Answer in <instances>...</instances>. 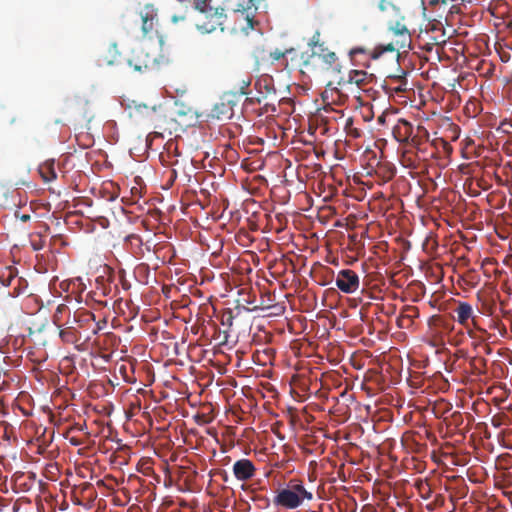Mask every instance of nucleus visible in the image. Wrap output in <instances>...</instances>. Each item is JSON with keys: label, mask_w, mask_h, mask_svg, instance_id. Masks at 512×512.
I'll return each instance as SVG.
<instances>
[{"label": "nucleus", "mask_w": 512, "mask_h": 512, "mask_svg": "<svg viewBox=\"0 0 512 512\" xmlns=\"http://www.w3.org/2000/svg\"><path fill=\"white\" fill-rule=\"evenodd\" d=\"M225 19L226 14L224 13L223 8H209L207 13L204 14V20L197 24V28L202 33H211L217 28H220L221 31H223Z\"/></svg>", "instance_id": "nucleus-4"}, {"label": "nucleus", "mask_w": 512, "mask_h": 512, "mask_svg": "<svg viewBox=\"0 0 512 512\" xmlns=\"http://www.w3.org/2000/svg\"><path fill=\"white\" fill-rule=\"evenodd\" d=\"M141 21H142V32L144 35H147L149 32L153 31L155 27V23L157 21V10L153 5H146L139 13Z\"/></svg>", "instance_id": "nucleus-13"}, {"label": "nucleus", "mask_w": 512, "mask_h": 512, "mask_svg": "<svg viewBox=\"0 0 512 512\" xmlns=\"http://www.w3.org/2000/svg\"><path fill=\"white\" fill-rule=\"evenodd\" d=\"M486 363L487 361L483 357L476 356L471 358L469 364L472 369V373L474 375H482L485 371Z\"/></svg>", "instance_id": "nucleus-22"}, {"label": "nucleus", "mask_w": 512, "mask_h": 512, "mask_svg": "<svg viewBox=\"0 0 512 512\" xmlns=\"http://www.w3.org/2000/svg\"><path fill=\"white\" fill-rule=\"evenodd\" d=\"M261 101H262L261 97H258V98L255 99V102H257V103H261Z\"/></svg>", "instance_id": "nucleus-48"}, {"label": "nucleus", "mask_w": 512, "mask_h": 512, "mask_svg": "<svg viewBox=\"0 0 512 512\" xmlns=\"http://www.w3.org/2000/svg\"><path fill=\"white\" fill-rule=\"evenodd\" d=\"M454 312L456 314L455 319L458 321V323L468 328V335L470 337H476V333L470 328V322L476 330L484 332V330L478 327L479 317L473 314L472 306L469 303L459 302L458 306L454 309Z\"/></svg>", "instance_id": "nucleus-5"}, {"label": "nucleus", "mask_w": 512, "mask_h": 512, "mask_svg": "<svg viewBox=\"0 0 512 512\" xmlns=\"http://www.w3.org/2000/svg\"><path fill=\"white\" fill-rule=\"evenodd\" d=\"M324 43L320 42V32L316 31L308 42V46L311 50H315L319 47H323Z\"/></svg>", "instance_id": "nucleus-26"}, {"label": "nucleus", "mask_w": 512, "mask_h": 512, "mask_svg": "<svg viewBox=\"0 0 512 512\" xmlns=\"http://www.w3.org/2000/svg\"><path fill=\"white\" fill-rule=\"evenodd\" d=\"M325 259H326V262L329 264L338 265V258H336V257L325 258Z\"/></svg>", "instance_id": "nucleus-37"}, {"label": "nucleus", "mask_w": 512, "mask_h": 512, "mask_svg": "<svg viewBox=\"0 0 512 512\" xmlns=\"http://www.w3.org/2000/svg\"><path fill=\"white\" fill-rule=\"evenodd\" d=\"M336 286L342 292L352 294L359 288V277L355 271L343 269L337 275Z\"/></svg>", "instance_id": "nucleus-7"}, {"label": "nucleus", "mask_w": 512, "mask_h": 512, "mask_svg": "<svg viewBox=\"0 0 512 512\" xmlns=\"http://www.w3.org/2000/svg\"><path fill=\"white\" fill-rule=\"evenodd\" d=\"M416 486L419 489V491L421 492L423 498L427 499L430 497L431 488L426 481H419L416 484Z\"/></svg>", "instance_id": "nucleus-27"}, {"label": "nucleus", "mask_w": 512, "mask_h": 512, "mask_svg": "<svg viewBox=\"0 0 512 512\" xmlns=\"http://www.w3.org/2000/svg\"><path fill=\"white\" fill-rule=\"evenodd\" d=\"M366 50L362 47H355L353 49L350 50V56L351 57H354L356 54H361V53H365Z\"/></svg>", "instance_id": "nucleus-34"}, {"label": "nucleus", "mask_w": 512, "mask_h": 512, "mask_svg": "<svg viewBox=\"0 0 512 512\" xmlns=\"http://www.w3.org/2000/svg\"><path fill=\"white\" fill-rule=\"evenodd\" d=\"M14 217L22 222H28L31 220L30 212H22L20 209L15 210Z\"/></svg>", "instance_id": "nucleus-30"}, {"label": "nucleus", "mask_w": 512, "mask_h": 512, "mask_svg": "<svg viewBox=\"0 0 512 512\" xmlns=\"http://www.w3.org/2000/svg\"><path fill=\"white\" fill-rule=\"evenodd\" d=\"M58 243H59V244H61V245H66V244L64 243V241H63L61 238H57V239H54V241H53V247L55 248V246H56Z\"/></svg>", "instance_id": "nucleus-40"}, {"label": "nucleus", "mask_w": 512, "mask_h": 512, "mask_svg": "<svg viewBox=\"0 0 512 512\" xmlns=\"http://www.w3.org/2000/svg\"><path fill=\"white\" fill-rule=\"evenodd\" d=\"M38 172L44 182H51L57 178L54 159L44 161L39 165Z\"/></svg>", "instance_id": "nucleus-18"}, {"label": "nucleus", "mask_w": 512, "mask_h": 512, "mask_svg": "<svg viewBox=\"0 0 512 512\" xmlns=\"http://www.w3.org/2000/svg\"><path fill=\"white\" fill-rule=\"evenodd\" d=\"M378 7L381 11H387L390 8H395L394 4L387 0H380Z\"/></svg>", "instance_id": "nucleus-32"}, {"label": "nucleus", "mask_w": 512, "mask_h": 512, "mask_svg": "<svg viewBox=\"0 0 512 512\" xmlns=\"http://www.w3.org/2000/svg\"><path fill=\"white\" fill-rule=\"evenodd\" d=\"M6 269L8 271V276H7L8 280L11 281L12 279H14L17 276V269L16 268H14L12 266H8Z\"/></svg>", "instance_id": "nucleus-33"}, {"label": "nucleus", "mask_w": 512, "mask_h": 512, "mask_svg": "<svg viewBox=\"0 0 512 512\" xmlns=\"http://www.w3.org/2000/svg\"><path fill=\"white\" fill-rule=\"evenodd\" d=\"M235 94H225L212 109V116L217 119H230L234 113V106L236 105Z\"/></svg>", "instance_id": "nucleus-9"}, {"label": "nucleus", "mask_w": 512, "mask_h": 512, "mask_svg": "<svg viewBox=\"0 0 512 512\" xmlns=\"http://www.w3.org/2000/svg\"><path fill=\"white\" fill-rule=\"evenodd\" d=\"M65 314H70V309L65 304H60L57 306L54 315H53V322L58 326L61 327L64 325L63 323V316Z\"/></svg>", "instance_id": "nucleus-23"}, {"label": "nucleus", "mask_w": 512, "mask_h": 512, "mask_svg": "<svg viewBox=\"0 0 512 512\" xmlns=\"http://www.w3.org/2000/svg\"><path fill=\"white\" fill-rule=\"evenodd\" d=\"M378 122L379 123H384L385 122V116L384 115H381L378 117Z\"/></svg>", "instance_id": "nucleus-43"}, {"label": "nucleus", "mask_w": 512, "mask_h": 512, "mask_svg": "<svg viewBox=\"0 0 512 512\" xmlns=\"http://www.w3.org/2000/svg\"><path fill=\"white\" fill-rule=\"evenodd\" d=\"M375 259L376 258L369 257L367 261L362 263L361 266H362L363 270L368 275L376 274V275L382 276L383 274H388L387 268H385L384 266H379L378 264L374 263Z\"/></svg>", "instance_id": "nucleus-20"}, {"label": "nucleus", "mask_w": 512, "mask_h": 512, "mask_svg": "<svg viewBox=\"0 0 512 512\" xmlns=\"http://www.w3.org/2000/svg\"><path fill=\"white\" fill-rule=\"evenodd\" d=\"M337 60L336 54L323 45V47L313 50L312 53L303 60V66L308 68L314 66L316 61H321L324 65V69L329 70Z\"/></svg>", "instance_id": "nucleus-6"}, {"label": "nucleus", "mask_w": 512, "mask_h": 512, "mask_svg": "<svg viewBox=\"0 0 512 512\" xmlns=\"http://www.w3.org/2000/svg\"><path fill=\"white\" fill-rule=\"evenodd\" d=\"M103 270H104V273L111 274L113 269L109 265L105 264L103 267Z\"/></svg>", "instance_id": "nucleus-41"}, {"label": "nucleus", "mask_w": 512, "mask_h": 512, "mask_svg": "<svg viewBox=\"0 0 512 512\" xmlns=\"http://www.w3.org/2000/svg\"><path fill=\"white\" fill-rule=\"evenodd\" d=\"M180 152L174 141H168L165 145V152L160 154V160L164 165L175 166L178 164Z\"/></svg>", "instance_id": "nucleus-15"}, {"label": "nucleus", "mask_w": 512, "mask_h": 512, "mask_svg": "<svg viewBox=\"0 0 512 512\" xmlns=\"http://www.w3.org/2000/svg\"><path fill=\"white\" fill-rule=\"evenodd\" d=\"M481 269L487 277H491L492 274H501L503 272V268H499L496 258H484L481 262Z\"/></svg>", "instance_id": "nucleus-19"}, {"label": "nucleus", "mask_w": 512, "mask_h": 512, "mask_svg": "<svg viewBox=\"0 0 512 512\" xmlns=\"http://www.w3.org/2000/svg\"><path fill=\"white\" fill-rule=\"evenodd\" d=\"M131 192L134 195L135 193H138V189L136 187H134V188H132Z\"/></svg>", "instance_id": "nucleus-46"}, {"label": "nucleus", "mask_w": 512, "mask_h": 512, "mask_svg": "<svg viewBox=\"0 0 512 512\" xmlns=\"http://www.w3.org/2000/svg\"><path fill=\"white\" fill-rule=\"evenodd\" d=\"M293 49H287L285 51H281L279 49H276L274 51H272L270 53V57L274 60V61H278L280 59H282L287 53H290L292 52Z\"/></svg>", "instance_id": "nucleus-29"}, {"label": "nucleus", "mask_w": 512, "mask_h": 512, "mask_svg": "<svg viewBox=\"0 0 512 512\" xmlns=\"http://www.w3.org/2000/svg\"><path fill=\"white\" fill-rule=\"evenodd\" d=\"M211 0H194L195 9L199 10L201 13L206 14L210 6Z\"/></svg>", "instance_id": "nucleus-25"}, {"label": "nucleus", "mask_w": 512, "mask_h": 512, "mask_svg": "<svg viewBox=\"0 0 512 512\" xmlns=\"http://www.w3.org/2000/svg\"><path fill=\"white\" fill-rule=\"evenodd\" d=\"M401 49L396 44V41L390 42L386 45H379L377 46L372 52H371V58L372 59H378L383 53L385 52H395Z\"/></svg>", "instance_id": "nucleus-21"}, {"label": "nucleus", "mask_w": 512, "mask_h": 512, "mask_svg": "<svg viewBox=\"0 0 512 512\" xmlns=\"http://www.w3.org/2000/svg\"><path fill=\"white\" fill-rule=\"evenodd\" d=\"M430 6H437L439 4L446 5L448 0H427Z\"/></svg>", "instance_id": "nucleus-35"}, {"label": "nucleus", "mask_w": 512, "mask_h": 512, "mask_svg": "<svg viewBox=\"0 0 512 512\" xmlns=\"http://www.w3.org/2000/svg\"><path fill=\"white\" fill-rule=\"evenodd\" d=\"M312 492L308 491L299 479H291L285 488L278 490L273 498V504L284 509H296L304 500L311 501Z\"/></svg>", "instance_id": "nucleus-1"}, {"label": "nucleus", "mask_w": 512, "mask_h": 512, "mask_svg": "<svg viewBox=\"0 0 512 512\" xmlns=\"http://www.w3.org/2000/svg\"><path fill=\"white\" fill-rule=\"evenodd\" d=\"M402 123L408 127H410V124L406 120H402Z\"/></svg>", "instance_id": "nucleus-49"}, {"label": "nucleus", "mask_w": 512, "mask_h": 512, "mask_svg": "<svg viewBox=\"0 0 512 512\" xmlns=\"http://www.w3.org/2000/svg\"><path fill=\"white\" fill-rule=\"evenodd\" d=\"M481 348L484 349L486 353L490 352V348L487 345H483Z\"/></svg>", "instance_id": "nucleus-44"}, {"label": "nucleus", "mask_w": 512, "mask_h": 512, "mask_svg": "<svg viewBox=\"0 0 512 512\" xmlns=\"http://www.w3.org/2000/svg\"><path fill=\"white\" fill-rule=\"evenodd\" d=\"M395 80L399 82V86L395 88L396 92H403L406 90L407 80L405 76H397Z\"/></svg>", "instance_id": "nucleus-31"}, {"label": "nucleus", "mask_w": 512, "mask_h": 512, "mask_svg": "<svg viewBox=\"0 0 512 512\" xmlns=\"http://www.w3.org/2000/svg\"><path fill=\"white\" fill-rule=\"evenodd\" d=\"M331 83L327 85V88L322 93V99L324 102H327V105L337 104L343 105L348 97L344 93H342L338 88L330 87Z\"/></svg>", "instance_id": "nucleus-16"}, {"label": "nucleus", "mask_w": 512, "mask_h": 512, "mask_svg": "<svg viewBox=\"0 0 512 512\" xmlns=\"http://www.w3.org/2000/svg\"><path fill=\"white\" fill-rule=\"evenodd\" d=\"M268 295H270L272 297L271 293L267 292V293L261 295L259 301H267Z\"/></svg>", "instance_id": "nucleus-42"}, {"label": "nucleus", "mask_w": 512, "mask_h": 512, "mask_svg": "<svg viewBox=\"0 0 512 512\" xmlns=\"http://www.w3.org/2000/svg\"><path fill=\"white\" fill-rule=\"evenodd\" d=\"M32 246H33V250H35V251L40 249V246H36L35 244H32Z\"/></svg>", "instance_id": "nucleus-47"}, {"label": "nucleus", "mask_w": 512, "mask_h": 512, "mask_svg": "<svg viewBox=\"0 0 512 512\" xmlns=\"http://www.w3.org/2000/svg\"><path fill=\"white\" fill-rule=\"evenodd\" d=\"M419 317V309L413 305H406L397 318V324L400 328H409L412 326L414 319Z\"/></svg>", "instance_id": "nucleus-14"}, {"label": "nucleus", "mask_w": 512, "mask_h": 512, "mask_svg": "<svg viewBox=\"0 0 512 512\" xmlns=\"http://www.w3.org/2000/svg\"><path fill=\"white\" fill-rule=\"evenodd\" d=\"M183 20H185V16H177V15H174V16L172 17V21H173L174 23H177L178 21H183Z\"/></svg>", "instance_id": "nucleus-39"}, {"label": "nucleus", "mask_w": 512, "mask_h": 512, "mask_svg": "<svg viewBox=\"0 0 512 512\" xmlns=\"http://www.w3.org/2000/svg\"><path fill=\"white\" fill-rule=\"evenodd\" d=\"M247 100H248L249 102H251V103H253V102H254V98H247Z\"/></svg>", "instance_id": "nucleus-51"}, {"label": "nucleus", "mask_w": 512, "mask_h": 512, "mask_svg": "<svg viewBox=\"0 0 512 512\" xmlns=\"http://www.w3.org/2000/svg\"><path fill=\"white\" fill-rule=\"evenodd\" d=\"M227 265L233 275L237 277L233 280L235 282L239 281V285H244L246 280H250L249 275L252 273V267L245 258H228Z\"/></svg>", "instance_id": "nucleus-8"}, {"label": "nucleus", "mask_w": 512, "mask_h": 512, "mask_svg": "<svg viewBox=\"0 0 512 512\" xmlns=\"http://www.w3.org/2000/svg\"><path fill=\"white\" fill-rule=\"evenodd\" d=\"M264 81H265V89L267 90V92L271 93L272 91H274V89L271 87V85L267 83V81H271V79H264Z\"/></svg>", "instance_id": "nucleus-38"}, {"label": "nucleus", "mask_w": 512, "mask_h": 512, "mask_svg": "<svg viewBox=\"0 0 512 512\" xmlns=\"http://www.w3.org/2000/svg\"><path fill=\"white\" fill-rule=\"evenodd\" d=\"M157 62L156 54H151L144 46L133 49L131 58L128 59L129 66L135 71L142 72L154 67Z\"/></svg>", "instance_id": "nucleus-3"}, {"label": "nucleus", "mask_w": 512, "mask_h": 512, "mask_svg": "<svg viewBox=\"0 0 512 512\" xmlns=\"http://www.w3.org/2000/svg\"><path fill=\"white\" fill-rule=\"evenodd\" d=\"M66 334H67V332H66L65 330H61V332H60V336H61L62 338H64Z\"/></svg>", "instance_id": "nucleus-45"}, {"label": "nucleus", "mask_w": 512, "mask_h": 512, "mask_svg": "<svg viewBox=\"0 0 512 512\" xmlns=\"http://www.w3.org/2000/svg\"><path fill=\"white\" fill-rule=\"evenodd\" d=\"M304 266L305 264L298 268L297 263L293 258H273V260L268 264L269 270L273 276H281L288 271L295 274Z\"/></svg>", "instance_id": "nucleus-10"}, {"label": "nucleus", "mask_w": 512, "mask_h": 512, "mask_svg": "<svg viewBox=\"0 0 512 512\" xmlns=\"http://www.w3.org/2000/svg\"><path fill=\"white\" fill-rule=\"evenodd\" d=\"M502 263L504 266L512 268V258L504 257V258H502Z\"/></svg>", "instance_id": "nucleus-36"}, {"label": "nucleus", "mask_w": 512, "mask_h": 512, "mask_svg": "<svg viewBox=\"0 0 512 512\" xmlns=\"http://www.w3.org/2000/svg\"><path fill=\"white\" fill-rule=\"evenodd\" d=\"M135 276L139 278V281L142 283L148 282V276H149V266L146 264H139L136 266L134 270Z\"/></svg>", "instance_id": "nucleus-24"}, {"label": "nucleus", "mask_w": 512, "mask_h": 512, "mask_svg": "<svg viewBox=\"0 0 512 512\" xmlns=\"http://www.w3.org/2000/svg\"><path fill=\"white\" fill-rule=\"evenodd\" d=\"M238 290V298L236 300L238 306H243L248 311L258 309H269L273 306L274 298L268 295L267 301H258L256 298V290L248 286L246 282Z\"/></svg>", "instance_id": "nucleus-2"}, {"label": "nucleus", "mask_w": 512, "mask_h": 512, "mask_svg": "<svg viewBox=\"0 0 512 512\" xmlns=\"http://www.w3.org/2000/svg\"><path fill=\"white\" fill-rule=\"evenodd\" d=\"M166 248H168L169 251L171 250V246H167ZM169 251L165 252V254H167Z\"/></svg>", "instance_id": "nucleus-52"}, {"label": "nucleus", "mask_w": 512, "mask_h": 512, "mask_svg": "<svg viewBox=\"0 0 512 512\" xmlns=\"http://www.w3.org/2000/svg\"><path fill=\"white\" fill-rule=\"evenodd\" d=\"M251 85V78L248 77L246 79H242L239 83L238 92L240 95H247L248 94V87Z\"/></svg>", "instance_id": "nucleus-28"}, {"label": "nucleus", "mask_w": 512, "mask_h": 512, "mask_svg": "<svg viewBox=\"0 0 512 512\" xmlns=\"http://www.w3.org/2000/svg\"><path fill=\"white\" fill-rule=\"evenodd\" d=\"M260 85H261V81H260V80H258V81L255 83V86H256V87H258V86H260Z\"/></svg>", "instance_id": "nucleus-50"}, {"label": "nucleus", "mask_w": 512, "mask_h": 512, "mask_svg": "<svg viewBox=\"0 0 512 512\" xmlns=\"http://www.w3.org/2000/svg\"><path fill=\"white\" fill-rule=\"evenodd\" d=\"M232 471L238 481L246 482L255 476L256 467L251 460L242 458L233 464Z\"/></svg>", "instance_id": "nucleus-11"}, {"label": "nucleus", "mask_w": 512, "mask_h": 512, "mask_svg": "<svg viewBox=\"0 0 512 512\" xmlns=\"http://www.w3.org/2000/svg\"><path fill=\"white\" fill-rule=\"evenodd\" d=\"M375 76L365 70H351L348 73L347 84H355L359 89L367 90V86L372 84Z\"/></svg>", "instance_id": "nucleus-12"}, {"label": "nucleus", "mask_w": 512, "mask_h": 512, "mask_svg": "<svg viewBox=\"0 0 512 512\" xmlns=\"http://www.w3.org/2000/svg\"><path fill=\"white\" fill-rule=\"evenodd\" d=\"M390 31L397 38L395 41L400 48L406 47V45L411 41L410 33L406 25L403 23L396 22L390 27Z\"/></svg>", "instance_id": "nucleus-17"}]
</instances>
